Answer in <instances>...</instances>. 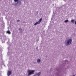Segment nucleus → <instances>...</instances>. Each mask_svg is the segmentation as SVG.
<instances>
[{
  "instance_id": "obj_1",
  "label": "nucleus",
  "mask_w": 76,
  "mask_h": 76,
  "mask_svg": "<svg viewBox=\"0 0 76 76\" xmlns=\"http://www.w3.org/2000/svg\"><path fill=\"white\" fill-rule=\"evenodd\" d=\"M72 42V39H69L67 41L66 40L64 44L66 45H70Z\"/></svg>"
},
{
  "instance_id": "obj_2",
  "label": "nucleus",
  "mask_w": 76,
  "mask_h": 76,
  "mask_svg": "<svg viewBox=\"0 0 76 76\" xmlns=\"http://www.w3.org/2000/svg\"><path fill=\"white\" fill-rule=\"evenodd\" d=\"M35 70H29L28 71V76H31V75H34V72Z\"/></svg>"
},
{
  "instance_id": "obj_3",
  "label": "nucleus",
  "mask_w": 76,
  "mask_h": 76,
  "mask_svg": "<svg viewBox=\"0 0 76 76\" xmlns=\"http://www.w3.org/2000/svg\"><path fill=\"white\" fill-rule=\"evenodd\" d=\"M41 72H39L38 73H36L35 75H34V76H35L36 75H37L38 76H40L41 75Z\"/></svg>"
},
{
  "instance_id": "obj_4",
  "label": "nucleus",
  "mask_w": 76,
  "mask_h": 76,
  "mask_svg": "<svg viewBox=\"0 0 76 76\" xmlns=\"http://www.w3.org/2000/svg\"><path fill=\"white\" fill-rule=\"evenodd\" d=\"M14 0L15 2H17V4H19H19H21L20 3H21V1H19V0Z\"/></svg>"
},
{
  "instance_id": "obj_5",
  "label": "nucleus",
  "mask_w": 76,
  "mask_h": 76,
  "mask_svg": "<svg viewBox=\"0 0 76 76\" xmlns=\"http://www.w3.org/2000/svg\"><path fill=\"white\" fill-rule=\"evenodd\" d=\"M12 74V72L10 71H8L7 73V75L8 76H10Z\"/></svg>"
},
{
  "instance_id": "obj_6",
  "label": "nucleus",
  "mask_w": 76,
  "mask_h": 76,
  "mask_svg": "<svg viewBox=\"0 0 76 76\" xmlns=\"http://www.w3.org/2000/svg\"><path fill=\"white\" fill-rule=\"evenodd\" d=\"M64 64H63V66H65L66 63H68L69 61H68L66 60L65 61H64Z\"/></svg>"
},
{
  "instance_id": "obj_7",
  "label": "nucleus",
  "mask_w": 76,
  "mask_h": 76,
  "mask_svg": "<svg viewBox=\"0 0 76 76\" xmlns=\"http://www.w3.org/2000/svg\"><path fill=\"white\" fill-rule=\"evenodd\" d=\"M37 62L38 63H39L41 62V59H40L39 58L37 60Z\"/></svg>"
},
{
  "instance_id": "obj_8",
  "label": "nucleus",
  "mask_w": 76,
  "mask_h": 76,
  "mask_svg": "<svg viewBox=\"0 0 76 76\" xmlns=\"http://www.w3.org/2000/svg\"><path fill=\"white\" fill-rule=\"evenodd\" d=\"M39 23H40L38 21L34 23V25H38V24H39Z\"/></svg>"
},
{
  "instance_id": "obj_9",
  "label": "nucleus",
  "mask_w": 76,
  "mask_h": 76,
  "mask_svg": "<svg viewBox=\"0 0 76 76\" xmlns=\"http://www.w3.org/2000/svg\"><path fill=\"white\" fill-rule=\"evenodd\" d=\"M7 34H11V32L9 30L7 31Z\"/></svg>"
},
{
  "instance_id": "obj_10",
  "label": "nucleus",
  "mask_w": 76,
  "mask_h": 76,
  "mask_svg": "<svg viewBox=\"0 0 76 76\" xmlns=\"http://www.w3.org/2000/svg\"><path fill=\"white\" fill-rule=\"evenodd\" d=\"M69 20H65L64 21V22H65V23H67V22H69Z\"/></svg>"
},
{
  "instance_id": "obj_11",
  "label": "nucleus",
  "mask_w": 76,
  "mask_h": 76,
  "mask_svg": "<svg viewBox=\"0 0 76 76\" xmlns=\"http://www.w3.org/2000/svg\"><path fill=\"white\" fill-rule=\"evenodd\" d=\"M41 20H42V18H41L39 20V21H38V22H39L40 23L41 22Z\"/></svg>"
},
{
  "instance_id": "obj_12",
  "label": "nucleus",
  "mask_w": 76,
  "mask_h": 76,
  "mask_svg": "<svg viewBox=\"0 0 76 76\" xmlns=\"http://www.w3.org/2000/svg\"><path fill=\"white\" fill-rule=\"evenodd\" d=\"M71 22H72V23H74V22H75V20H71Z\"/></svg>"
},
{
  "instance_id": "obj_13",
  "label": "nucleus",
  "mask_w": 76,
  "mask_h": 76,
  "mask_svg": "<svg viewBox=\"0 0 76 76\" xmlns=\"http://www.w3.org/2000/svg\"><path fill=\"white\" fill-rule=\"evenodd\" d=\"M19 31H21V32H22V29H21V28H20L19 29Z\"/></svg>"
},
{
  "instance_id": "obj_14",
  "label": "nucleus",
  "mask_w": 76,
  "mask_h": 76,
  "mask_svg": "<svg viewBox=\"0 0 76 76\" xmlns=\"http://www.w3.org/2000/svg\"><path fill=\"white\" fill-rule=\"evenodd\" d=\"M17 22H20V20H17Z\"/></svg>"
},
{
  "instance_id": "obj_15",
  "label": "nucleus",
  "mask_w": 76,
  "mask_h": 76,
  "mask_svg": "<svg viewBox=\"0 0 76 76\" xmlns=\"http://www.w3.org/2000/svg\"><path fill=\"white\" fill-rule=\"evenodd\" d=\"M75 24L76 25V21H75Z\"/></svg>"
},
{
  "instance_id": "obj_16",
  "label": "nucleus",
  "mask_w": 76,
  "mask_h": 76,
  "mask_svg": "<svg viewBox=\"0 0 76 76\" xmlns=\"http://www.w3.org/2000/svg\"><path fill=\"white\" fill-rule=\"evenodd\" d=\"M8 54H9V52H8Z\"/></svg>"
},
{
  "instance_id": "obj_17",
  "label": "nucleus",
  "mask_w": 76,
  "mask_h": 76,
  "mask_svg": "<svg viewBox=\"0 0 76 76\" xmlns=\"http://www.w3.org/2000/svg\"><path fill=\"white\" fill-rule=\"evenodd\" d=\"M73 76H75V75H73Z\"/></svg>"
},
{
  "instance_id": "obj_18",
  "label": "nucleus",
  "mask_w": 76,
  "mask_h": 76,
  "mask_svg": "<svg viewBox=\"0 0 76 76\" xmlns=\"http://www.w3.org/2000/svg\"><path fill=\"white\" fill-rule=\"evenodd\" d=\"M1 36H0V37Z\"/></svg>"
}]
</instances>
